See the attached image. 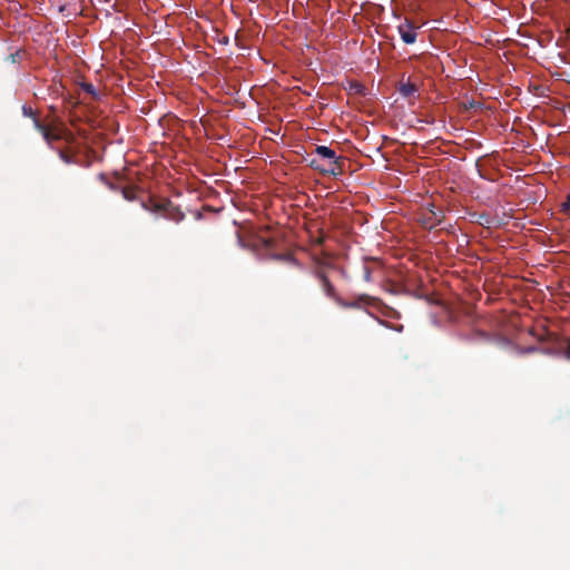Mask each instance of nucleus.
<instances>
[{"mask_svg":"<svg viewBox=\"0 0 570 570\" xmlns=\"http://www.w3.org/2000/svg\"><path fill=\"white\" fill-rule=\"evenodd\" d=\"M483 223H484V224H488V226H489V225H490V220H489V218H484V219H482V222H480V225H483Z\"/></svg>","mask_w":570,"mask_h":570,"instance_id":"22","label":"nucleus"},{"mask_svg":"<svg viewBox=\"0 0 570 570\" xmlns=\"http://www.w3.org/2000/svg\"><path fill=\"white\" fill-rule=\"evenodd\" d=\"M559 348L562 352L563 356L570 360V338H561L559 343Z\"/></svg>","mask_w":570,"mask_h":570,"instance_id":"8","label":"nucleus"},{"mask_svg":"<svg viewBox=\"0 0 570 570\" xmlns=\"http://www.w3.org/2000/svg\"><path fill=\"white\" fill-rule=\"evenodd\" d=\"M373 298L367 294H361L355 301H344L342 297L335 301L343 308H360L361 304H370Z\"/></svg>","mask_w":570,"mask_h":570,"instance_id":"5","label":"nucleus"},{"mask_svg":"<svg viewBox=\"0 0 570 570\" xmlns=\"http://www.w3.org/2000/svg\"><path fill=\"white\" fill-rule=\"evenodd\" d=\"M323 239H324L323 237L317 238V244H322Z\"/></svg>","mask_w":570,"mask_h":570,"instance_id":"24","label":"nucleus"},{"mask_svg":"<svg viewBox=\"0 0 570 570\" xmlns=\"http://www.w3.org/2000/svg\"><path fill=\"white\" fill-rule=\"evenodd\" d=\"M417 91V87L415 83L407 81V82H401L399 86V92L402 97L411 98L414 96V94Z\"/></svg>","mask_w":570,"mask_h":570,"instance_id":"6","label":"nucleus"},{"mask_svg":"<svg viewBox=\"0 0 570 570\" xmlns=\"http://www.w3.org/2000/svg\"><path fill=\"white\" fill-rule=\"evenodd\" d=\"M380 323H381L382 325L389 326L387 322H385V321H380Z\"/></svg>","mask_w":570,"mask_h":570,"instance_id":"25","label":"nucleus"},{"mask_svg":"<svg viewBox=\"0 0 570 570\" xmlns=\"http://www.w3.org/2000/svg\"><path fill=\"white\" fill-rule=\"evenodd\" d=\"M432 215H434L438 223H440L441 218L443 217L442 214H438V213H432Z\"/></svg>","mask_w":570,"mask_h":570,"instance_id":"19","label":"nucleus"},{"mask_svg":"<svg viewBox=\"0 0 570 570\" xmlns=\"http://www.w3.org/2000/svg\"><path fill=\"white\" fill-rule=\"evenodd\" d=\"M313 276L318 281L321 288L325 295L336 302L341 296L336 292L334 285L332 284L326 271L323 266H318L313 271Z\"/></svg>","mask_w":570,"mask_h":570,"instance_id":"3","label":"nucleus"},{"mask_svg":"<svg viewBox=\"0 0 570 570\" xmlns=\"http://www.w3.org/2000/svg\"><path fill=\"white\" fill-rule=\"evenodd\" d=\"M142 207L146 210H151V212H156V213L167 209V205L160 204V203H155L154 206L150 208L146 205V203H142Z\"/></svg>","mask_w":570,"mask_h":570,"instance_id":"13","label":"nucleus"},{"mask_svg":"<svg viewBox=\"0 0 570 570\" xmlns=\"http://www.w3.org/2000/svg\"><path fill=\"white\" fill-rule=\"evenodd\" d=\"M81 88H82V90H85V92L96 96L95 87L91 83L82 82Z\"/></svg>","mask_w":570,"mask_h":570,"instance_id":"14","label":"nucleus"},{"mask_svg":"<svg viewBox=\"0 0 570 570\" xmlns=\"http://www.w3.org/2000/svg\"><path fill=\"white\" fill-rule=\"evenodd\" d=\"M98 179L100 181H102L105 185H107L109 187V189L116 190V187L114 186L112 183H109V180H108V178H107V176L105 174H100L98 176Z\"/></svg>","mask_w":570,"mask_h":570,"instance_id":"15","label":"nucleus"},{"mask_svg":"<svg viewBox=\"0 0 570 570\" xmlns=\"http://www.w3.org/2000/svg\"><path fill=\"white\" fill-rule=\"evenodd\" d=\"M22 114H23V116H26V117L32 118V120H33V126L36 127V120H39V119H38L37 114L35 112V110H33L32 108H30L29 106L23 105V106H22Z\"/></svg>","mask_w":570,"mask_h":570,"instance_id":"11","label":"nucleus"},{"mask_svg":"<svg viewBox=\"0 0 570 570\" xmlns=\"http://www.w3.org/2000/svg\"><path fill=\"white\" fill-rule=\"evenodd\" d=\"M415 29L416 28H415L414 23L407 18H405V21L397 27V30H399V33H400V37H401L403 43L411 45V43L415 42V40H416Z\"/></svg>","mask_w":570,"mask_h":570,"instance_id":"4","label":"nucleus"},{"mask_svg":"<svg viewBox=\"0 0 570 570\" xmlns=\"http://www.w3.org/2000/svg\"><path fill=\"white\" fill-rule=\"evenodd\" d=\"M348 90L350 92H354L362 96L366 94V87L358 81L350 82Z\"/></svg>","mask_w":570,"mask_h":570,"instance_id":"7","label":"nucleus"},{"mask_svg":"<svg viewBox=\"0 0 570 570\" xmlns=\"http://www.w3.org/2000/svg\"><path fill=\"white\" fill-rule=\"evenodd\" d=\"M315 155L322 160H326V165H322L318 159L314 158L309 166L317 169L321 174L330 176H340L344 171V157L336 156L335 151L327 146H317L315 148Z\"/></svg>","mask_w":570,"mask_h":570,"instance_id":"1","label":"nucleus"},{"mask_svg":"<svg viewBox=\"0 0 570 570\" xmlns=\"http://www.w3.org/2000/svg\"><path fill=\"white\" fill-rule=\"evenodd\" d=\"M58 155L66 165L76 164L73 156L69 155L67 151L59 149Z\"/></svg>","mask_w":570,"mask_h":570,"instance_id":"10","label":"nucleus"},{"mask_svg":"<svg viewBox=\"0 0 570 570\" xmlns=\"http://www.w3.org/2000/svg\"><path fill=\"white\" fill-rule=\"evenodd\" d=\"M561 210L563 213H569L570 212V194L568 195V197H566L564 203H561Z\"/></svg>","mask_w":570,"mask_h":570,"instance_id":"16","label":"nucleus"},{"mask_svg":"<svg viewBox=\"0 0 570 570\" xmlns=\"http://www.w3.org/2000/svg\"><path fill=\"white\" fill-rule=\"evenodd\" d=\"M362 274L364 281L372 282V267L368 263L363 264Z\"/></svg>","mask_w":570,"mask_h":570,"instance_id":"12","label":"nucleus"},{"mask_svg":"<svg viewBox=\"0 0 570 570\" xmlns=\"http://www.w3.org/2000/svg\"><path fill=\"white\" fill-rule=\"evenodd\" d=\"M483 223H484V224H488V226H489V225H490V220H489V218H484V219H482V222H480V225H483Z\"/></svg>","mask_w":570,"mask_h":570,"instance_id":"21","label":"nucleus"},{"mask_svg":"<svg viewBox=\"0 0 570 570\" xmlns=\"http://www.w3.org/2000/svg\"><path fill=\"white\" fill-rule=\"evenodd\" d=\"M264 245H265V247L268 248V247H271L273 245V240L272 239H265L264 240Z\"/></svg>","mask_w":570,"mask_h":570,"instance_id":"20","label":"nucleus"},{"mask_svg":"<svg viewBox=\"0 0 570 570\" xmlns=\"http://www.w3.org/2000/svg\"><path fill=\"white\" fill-rule=\"evenodd\" d=\"M281 257H282V258H286V259H288V261H291V262L295 263V261H294L289 255H288V256H281Z\"/></svg>","mask_w":570,"mask_h":570,"instance_id":"23","label":"nucleus"},{"mask_svg":"<svg viewBox=\"0 0 570 570\" xmlns=\"http://www.w3.org/2000/svg\"><path fill=\"white\" fill-rule=\"evenodd\" d=\"M169 217H170V218H173V219H175L176 222H179V220H181V219L184 218V214H180V213H179V214H178V217H174V216L169 215Z\"/></svg>","mask_w":570,"mask_h":570,"instance_id":"18","label":"nucleus"},{"mask_svg":"<svg viewBox=\"0 0 570 570\" xmlns=\"http://www.w3.org/2000/svg\"><path fill=\"white\" fill-rule=\"evenodd\" d=\"M36 130L41 134L42 138L48 142L50 147H52V142L65 140L67 142H73L75 136L66 128L61 129H52L51 127L45 125L40 120H36Z\"/></svg>","mask_w":570,"mask_h":570,"instance_id":"2","label":"nucleus"},{"mask_svg":"<svg viewBox=\"0 0 570 570\" xmlns=\"http://www.w3.org/2000/svg\"><path fill=\"white\" fill-rule=\"evenodd\" d=\"M121 195L126 200L132 202L136 199V188L135 187H125L121 189Z\"/></svg>","mask_w":570,"mask_h":570,"instance_id":"9","label":"nucleus"},{"mask_svg":"<svg viewBox=\"0 0 570 570\" xmlns=\"http://www.w3.org/2000/svg\"><path fill=\"white\" fill-rule=\"evenodd\" d=\"M478 336L481 338V340H490V336L485 333H482V332H479L478 333Z\"/></svg>","mask_w":570,"mask_h":570,"instance_id":"17","label":"nucleus"}]
</instances>
